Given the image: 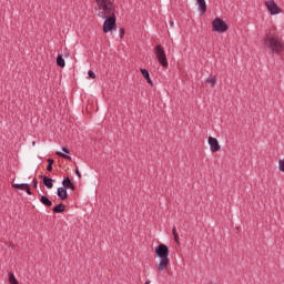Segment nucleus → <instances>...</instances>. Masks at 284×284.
<instances>
[{"label": "nucleus", "mask_w": 284, "mask_h": 284, "mask_svg": "<svg viewBox=\"0 0 284 284\" xmlns=\"http://www.w3.org/2000/svg\"><path fill=\"white\" fill-rule=\"evenodd\" d=\"M264 47L268 50L270 54H283L284 42L277 33L270 31L263 39Z\"/></svg>", "instance_id": "obj_1"}, {"label": "nucleus", "mask_w": 284, "mask_h": 284, "mask_svg": "<svg viewBox=\"0 0 284 284\" xmlns=\"http://www.w3.org/2000/svg\"><path fill=\"white\" fill-rule=\"evenodd\" d=\"M155 255L160 258L158 264L159 272H163L168 270L170 265V248L165 244H160L155 247Z\"/></svg>", "instance_id": "obj_2"}, {"label": "nucleus", "mask_w": 284, "mask_h": 284, "mask_svg": "<svg viewBox=\"0 0 284 284\" xmlns=\"http://www.w3.org/2000/svg\"><path fill=\"white\" fill-rule=\"evenodd\" d=\"M98 9L101 10L98 13L100 19H108L109 16L114 14V4L110 0H95Z\"/></svg>", "instance_id": "obj_3"}, {"label": "nucleus", "mask_w": 284, "mask_h": 284, "mask_svg": "<svg viewBox=\"0 0 284 284\" xmlns=\"http://www.w3.org/2000/svg\"><path fill=\"white\" fill-rule=\"evenodd\" d=\"M103 23V32L108 34V32H112L116 28V14L106 16V18Z\"/></svg>", "instance_id": "obj_4"}, {"label": "nucleus", "mask_w": 284, "mask_h": 284, "mask_svg": "<svg viewBox=\"0 0 284 284\" xmlns=\"http://www.w3.org/2000/svg\"><path fill=\"white\" fill-rule=\"evenodd\" d=\"M154 54H155L159 63L163 68H168V55H165V50L163 49V47L161 44L155 45Z\"/></svg>", "instance_id": "obj_5"}, {"label": "nucleus", "mask_w": 284, "mask_h": 284, "mask_svg": "<svg viewBox=\"0 0 284 284\" xmlns=\"http://www.w3.org/2000/svg\"><path fill=\"white\" fill-rule=\"evenodd\" d=\"M213 32H227L230 27L225 23V21L221 18H215L212 22Z\"/></svg>", "instance_id": "obj_6"}, {"label": "nucleus", "mask_w": 284, "mask_h": 284, "mask_svg": "<svg viewBox=\"0 0 284 284\" xmlns=\"http://www.w3.org/2000/svg\"><path fill=\"white\" fill-rule=\"evenodd\" d=\"M265 6L272 16L281 14V12H283V10L280 9L278 4H276L274 0L266 1Z\"/></svg>", "instance_id": "obj_7"}, {"label": "nucleus", "mask_w": 284, "mask_h": 284, "mask_svg": "<svg viewBox=\"0 0 284 284\" xmlns=\"http://www.w3.org/2000/svg\"><path fill=\"white\" fill-rule=\"evenodd\" d=\"M209 145L211 152H219L221 150V144H219V140H216V138L209 136Z\"/></svg>", "instance_id": "obj_8"}, {"label": "nucleus", "mask_w": 284, "mask_h": 284, "mask_svg": "<svg viewBox=\"0 0 284 284\" xmlns=\"http://www.w3.org/2000/svg\"><path fill=\"white\" fill-rule=\"evenodd\" d=\"M12 187L14 190H22V191L27 192V194H29V196L32 195V191H30V184H28V183L12 184Z\"/></svg>", "instance_id": "obj_9"}, {"label": "nucleus", "mask_w": 284, "mask_h": 284, "mask_svg": "<svg viewBox=\"0 0 284 284\" xmlns=\"http://www.w3.org/2000/svg\"><path fill=\"white\" fill-rule=\"evenodd\" d=\"M62 185L67 190H72V192H74V190H77V186H74V183H72V180H70L69 176L63 179Z\"/></svg>", "instance_id": "obj_10"}, {"label": "nucleus", "mask_w": 284, "mask_h": 284, "mask_svg": "<svg viewBox=\"0 0 284 284\" xmlns=\"http://www.w3.org/2000/svg\"><path fill=\"white\" fill-rule=\"evenodd\" d=\"M58 196L61 201H65L68 199V190L63 186L58 187Z\"/></svg>", "instance_id": "obj_11"}, {"label": "nucleus", "mask_w": 284, "mask_h": 284, "mask_svg": "<svg viewBox=\"0 0 284 284\" xmlns=\"http://www.w3.org/2000/svg\"><path fill=\"white\" fill-rule=\"evenodd\" d=\"M196 3L201 14H205V12H207V4L205 3V0H196Z\"/></svg>", "instance_id": "obj_12"}, {"label": "nucleus", "mask_w": 284, "mask_h": 284, "mask_svg": "<svg viewBox=\"0 0 284 284\" xmlns=\"http://www.w3.org/2000/svg\"><path fill=\"white\" fill-rule=\"evenodd\" d=\"M43 185H45V187H48V190H52V187H54V180L48 176H43Z\"/></svg>", "instance_id": "obj_13"}, {"label": "nucleus", "mask_w": 284, "mask_h": 284, "mask_svg": "<svg viewBox=\"0 0 284 284\" xmlns=\"http://www.w3.org/2000/svg\"><path fill=\"white\" fill-rule=\"evenodd\" d=\"M52 212H54V214H61L62 212H65V204L60 203V204L55 205L52 209Z\"/></svg>", "instance_id": "obj_14"}, {"label": "nucleus", "mask_w": 284, "mask_h": 284, "mask_svg": "<svg viewBox=\"0 0 284 284\" xmlns=\"http://www.w3.org/2000/svg\"><path fill=\"white\" fill-rule=\"evenodd\" d=\"M40 202L42 203V205H45V207H52V202L50 201V199L45 195H42L40 197Z\"/></svg>", "instance_id": "obj_15"}, {"label": "nucleus", "mask_w": 284, "mask_h": 284, "mask_svg": "<svg viewBox=\"0 0 284 284\" xmlns=\"http://www.w3.org/2000/svg\"><path fill=\"white\" fill-rule=\"evenodd\" d=\"M205 83H207L209 85H211V88H214V87L216 85V77L210 75V77L206 79Z\"/></svg>", "instance_id": "obj_16"}, {"label": "nucleus", "mask_w": 284, "mask_h": 284, "mask_svg": "<svg viewBox=\"0 0 284 284\" xmlns=\"http://www.w3.org/2000/svg\"><path fill=\"white\" fill-rule=\"evenodd\" d=\"M57 65H59V68H65V60L63 59V55L57 57Z\"/></svg>", "instance_id": "obj_17"}, {"label": "nucleus", "mask_w": 284, "mask_h": 284, "mask_svg": "<svg viewBox=\"0 0 284 284\" xmlns=\"http://www.w3.org/2000/svg\"><path fill=\"white\" fill-rule=\"evenodd\" d=\"M57 156H60L61 159H67L68 161H72V156L61 152V151H58L55 152Z\"/></svg>", "instance_id": "obj_18"}, {"label": "nucleus", "mask_w": 284, "mask_h": 284, "mask_svg": "<svg viewBox=\"0 0 284 284\" xmlns=\"http://www.w3.org/2000/svg\"><path fill=\"white\" fill-rule=\"evenodd\" d=\"M9 283L10 284H19V281H17L14 273H9Z\"/></svg>", "instance_id": "obj_19"}, {"label": "nucleus", "mask_w": 284, "mask_h": 284, "mask_svg": "<svg viewBox=\"0 0 284 284\" xmlns=\"http://www.w3.org/2000/svg\"><path fill=\"white\" fill-rule=\"evenodd\" d=\"M172 234H173V239H174L175 243H178V245H179L180 242H179V233L176 232V226H173Z\"/></svg>", "instance_id": "obj_20"}, {"label": "nucleus", "mask_w": 284, "mask_h": 284, "mask_svg": "<svg viewBox=\"0 0 284 284\" xmlns=\"http://www.w3.org/2000/svg\"><path fill=\"white\" fill-rule=\"evenodd\" d=\"M140 72L144 79H149L150 72L146 69H140Z\"/></svg>", "instance_id": "obj_21"}, {"label": "nucleus", "mask_w": 284, "mask_h": 284, "mask_svg": "<svg viewBox=\"0 0 284 284\" xmlns=\"http://www.w3.org/2000/svg\"><path fill=\"white\" fill-rule=\"evenodd\" d=\"M88 75L90 79H97V74L92 70H89Z\"/></svg>", "instance_id": "obj_22"}, {"label": "nucleus", "mask_w": 284, "mask_h": 284, "mask_svg": "<svg viewBox=\"0 0 284 284\" xmlns=\"http://www.w3.org/2000/svg\"><path fill=\"white\" fill-rule=\"evenodd\" d=\"M281 172H284V159L278 161Z\"/></svg>", "instance_id": "obj_23"}, {"label": "nucleus", "mask_w": 284, "mask_h": 284, "mask_svg": "<svg viewBox=\"0 0 284 284\" xmlns=\"http://www.w3.org/2000/svg\"><path fill=\"white\" fill-rule=\"evenodd\" d=\"M120 34V39H123V37H125V29L121 28L119 31Z\"/></svg>", "instance_id": "obj_24"}, {"label": "nucleus", "mask_w": 284, "mask_h": 284, "mask_svg": "<svg viewBox=\"0 0 284 284\" xmlns=\"http://www.w3.org/2000/svg\"><path fill=\"white\" fill-rule=\"evenodd\" d=\"M32 183H33V187L37 190V187H39V182L37 180H33Z\"/></svg>", "instance_id": "obj_25"}, {"label": "nucleus", "mask_w": 284, "mask_h": 284, "mask_svg": "<svg viewBox=\"0 0 284 284\" xmlns=\"http://www.w3.org/2000/svg\"><path fill=\"white\" fill-rule=\"evenodd\" d=\"M62 152H64V154H70V149H68V148H62Z\"/></svg>", "instance_id": "obj_26"}, {"label": "nucleus", "mask_w": 284, "mask_h": 284, "mask_svg": "<svg viewBox=\"0 0 284 284\" xmlns=\"http://www.w3.org/2000/svg\"><path fill=\"white\" fill-rule=\"evenodd\" d=\"M48 165H54V160L53 159H48Z\"/></svg>", "instance_id": "obj_27"}, {"label": "nucleus", "mask_w": 284, "mask_h": 284, "mask_svg": "<svg viewBox=\"0 0 284 284\" xmlns=\"http://www.w3.org/2000/svg\"><path fill=\"white\" fill-rule=\"evenodd\" d=\"M146 82L150 84V85H153V82H152V79L150 78V75L145 79Z\"/></svg>", "instance_id": "obj_28"}, {"label": "nucleus", "mask_w": 284, "mask_h": 284, "mask_svg": "<svg viewBox=\"0 0 284 284\" xmlns=\"http://www.w3.org/2000/svg\"><path fill=\"white\" fill-rule=\"evenodd\" d=\"M75 174H77L78 179H81V172L79 171V169H75Z\"/></svg>", "instance_id": "obj_29"}, {"label": "nucleus", "mask_w": 284, "mask_h": 284, "mask_svg": "<svg viewBox=\"0 0 284 284\" xmlns=\"http://www.w3.org/2000/svg\"><path fill=\"white\" fill-rule=\"evenodd\" d=\"M47 170L48 172H52V164H48Z\"/></svg>", "instance_id": "obj_30"}, {"label": "nucleus", "mask_w": 284, "mask_h": 284, "mask_svg": "<svg viewBox=\"0 0 284 284\" xmlns=\"http://www.w3.org/2000/svg\"><path fill=\"white\" fill-rule=\"evenodd\" d=\"M151 282H150V280H148L144 284H150Z\"/></svg>", "instance_id": "obj_31"}, {"label": "nucleus", "mask_w": 284, "mask_h": 284, "mask_svg": "<svg viewBox=\"0 0 284 284\" xmlns=\"http://www.w3.org/2000/svg\"><path fill=\"white\" fill-rule=\"evenodd\" d=\"M171 23V26H174V22H170Z\"/></svg>", "instance_id": "obj_32"}]
</instances>
